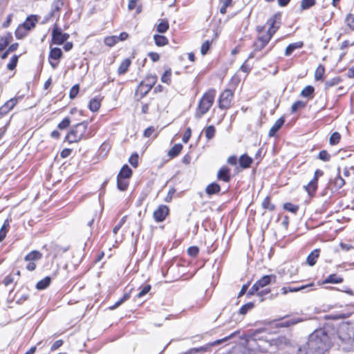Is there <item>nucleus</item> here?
Returning a JSON list of instances; mask_svg holds the SVG:
<instances>
[{"instance_id":"c756f323","label":"nucleus","mask_w":354,"mask_h":354,"mask_svg":"<svg viewBox=\"0 0 354 354\" xmlns=\"http://www.w3.org/2000/svg\"><path fill=\"white\" fill-rule=\"evenodd\" d=\"M130 64H131V61L129 59H124L118 67V74L119 75L124 74L127 71Z\"/></svg>"},{"instance_id":"412c9836","label":"nucleus","mask_w":354,"mask_h":354,"mask_svg":"<svg viewBox=\"0 0 354 354\" xmlns=\"http://www.w3.org/2000/svg\"><path fill=\"white\" fill-rule=\"evenodd\" d=\"M283 274L289 275L290 277L297 273V268L292 264L286 265L282 269Z\"/></svg>"},{"instance_id":"6e6d98bb","label":"nucleus","mask_w":354,"mask_h":354,"mask_svg":"<svg viewBox=\"0 0 354 354\" xmlns=\"http://www.w3.org/2000/svg\"><path fill=\"white\" fill-rule=\"evenodd\" d=\"M18 62V56L17 55H13L12 58L10 59L9 63L7 65V68L12 71L17 66Z\"/></svg>"},{"instance_id":"b1692460","label":"nucleus","mask_w":354,"mask_h":354,"mask_svg":"<svg viewBox=\"0 0 354 354\" xmlns=\"http://www.w3.org/2000/svg\"><path fill=\"white\" fill-rule=\"evenodd\" d=\"M205 190L208 195H212L218 193L221 191V187L218 184L212 183L207 186Z\"/></svg>"},{"instance_id":"bf43d9fd","label":"nucleus","mask_w":354,"mask_h":354,"mask_svg":"<svg viewBox=\"0 0 354 354\" xmlns=\"http://www.w3.org/2000/svg\"><path fill=\"white\" fill-rule=\"evenodd\" d=\"M70 123V119L68 118H65L61 122L58 124L57 127L61 130L66 129L69 127Z\"/></svg>"},{"instance_id":"20e7f679","label":"nucleus","mask_w":354,"mask_h":354,"mask_svg":"<svg viewBox=\"0 0 354 354\" xmlns=\"http://www.w3.org/2000/svg\"><path fill=\"white\" fill-rule=\"evenodd\" d=\"M214 100V95L212 92L205 93L201 99L197 110L195 113V117L201 118L211 108Z\"/></svg>"},{"instance_id":"4be33fe9","label":"nucleus","mask_w":354,"mask_h":354,"mask_svg":"<svg viewBox=\"0 0 354 354\" xmlns=\"http://www.w3.org/2000/svg\"><path fill=\"white\" fill-rule=\"evenodd\" d=\"M101 105V99L95 97L91 99L89 102L88 108L91 111H97L99 110Z\"/></svg>"},{"instance_id":"393cba45","label":"nucleus","mask_w":354,"mask_h":354,"mask_svg":"<svg viewBox=\"0 0 354 354\" xmlns=\"http://www.w3.org/2000/svg\"><path fill=\"white\" fill-rule=\"evenodd\" d=\"M252 162V159L246 154L241 156L239 165L243 168H248Z\"/></svg>"},{"instance_id":"774afa93","label":"nucleus","mask_w":354,"mask_h":354,"mask_svg":"<svg viewBox=\"0 0 354 354\" xmlns=\"http://www.w3.org/2000/svg\"><path fill=\"white\" fill-rule=\"evenodd\" d=\"M8 45V39L5 37L0 38V52L4 50V48Z\"/></svg>"},{"instance_id":"9d476101","label":"nucleus","mask_w":354,"mask_h":354,"mask_svg":"<svg viewBox=\"0 0 354 354\" xmlns=\"http://www.w3.org/2000/svg\"><path fill=\"white\" fill-rule=\"evenodd\" d=\"M157 81L156 75H149L145 80L140 84L139 89L142 91V88L144 87L146 88V91H145V94H147L153 86Z\"/></svg>"},{"instance_id":"3c124183","label":"nucleus","mask_w":354,"mask_h":354,"mask_svg":"<svg viewBox=\"0 0 354 354\" xmlns=\"http://www.w3.org/2000/svg\"><path fill=\"white\" fill-rule=\"evenodd\" d=\"M315 4V0H301V10H307L313 7Z\"/></svg>"},{"instance_id":"bb28decb","label":"nucleus","mask_w":354,"mask_h":354,"mask_svg":"<svg viewBox=\"0 0 354 354\" xmlns=\"http://www.w3.org/2000/svg\"><path fill=\"white\" fill-rule=\"evenodd\" d=\"M51 278L50 277H46L37 283L36 288L37 290H44L49 286Z\"/></svg>"},{"instance_id":"f257e3e1","label":"nucleus","mask_w":354,"mask_h":354,"mask_svg":"<svg viewBox=\"0 0 354 354\" xmlns=\"http://www.w3.org/2000/svg\"><path fill=\"white\" fill-rule=\"evenodd\" d=\"M330 337L325 328H319L311 333L304 346V354H324L331 346Z\"/></svg>"},{"instance_id":"2eb2a0df","label":"nucleus","mask_w":354,"mask_h":354,"mask_svg":"<svg viewBox=\"0 0 354 354\" xmlns=\"http://www.w3.org/2000/svg\"><path fill=\"white\" fill-rule=\"evenodd\" d=\"M217 178L220 180H223L224 182H229L230 180V170L227 167H222L219 169L217 174Z\"/></svg>"},{"instance_id":"2f4dec72","label":"nucleus","mask_w":354,"mask_h":354,"mask_svg":"<svg viewBox=\"0 0 354 354\" xmlns=\"http://www.w3.org/2000/svg\"><path fill=\"white\" fill-rule=\"evenodd\" d=\"M183 149V145L181 144H176L169 151L168 156L170 158H174L177 156Z\"/></svg>"},{"instance_id":"a211bd4d","label":"nucleus","mask_w":354,"mask_h":354,"mask_svg":"<svg viewBox=\"0 0 354 354\" xmlns=\"http://www.w3.org/2000/svg\"><path fill=\"white\" fill-rule=\"evenodd\" d=\"M303 45H304V43L302 41H297V42L292 43V44H289L286 48L285 55L286 56L290 55L293 53L294 50H295L296 49L301 48L303 46Z\"/></svg>"},{"instance_id":"a19ab883","label":"nucleus","mask_w":354,"mask_h":354,"mask_svg":"<svg viewBox=\"0 0 354 354\" xmlns=\"http://www.w3.org/2000/svg\"><path fill=\"white\" fill-rule=\"evenodd\" d=\"M9 227V221L8 219H6L1 228L0 229V242H1L6 237L8 230Z\"/></svg>"},{"instance_id":"a878e982","label":"nucleus","mask_w":354,"mask_h":354,"mask_svg":"<svg viewBox=\"0 0 354 354\" xmlns=\"http://www.w3.org/2000/svg\"><path fill=\"white\" fill-rule=\"evenodd\" d=\"M343 281V278L336 274H331L323 281V283H339Z\"/></svg>"},{"instance_id":"dca6fc26","label":"nucleus","mask_w":354,"mask_h":354,"mask_svg":"<svg viewBox=\"0 0 354 354\" xmlns=\"http://www.w3.org/2000/svg\"><path fill=\"white\" fill-rule=\"evenodd\" d=\"M284 122V117H281L280 118H279L270 128L268 133V136L270 137H273L276 134V133L281 128Z\"/></svg>"},{"instance_id":"de8ad7c7","label":"nucleus","mask_w":354,"mask_h":354,"mask_svg":"<svg viewBox=\"0 0 354 354\" xmlns=\"http://www.w3.org/2000/svg\"><path fill=\"white\" fill-rule=\"evenodd\" d=\"M341 135L338 132H334L330 137L329 143L330 145H335L339 143Z\"/></svg>"},{"instance_id":"39448f33","label":"nucleus","mask_w":354,"mask_h":354,"mask_svg":"<svg viewBox=\"0 0 354 354\" xmlns=\"http://www.w3.org/2000/svg\"><path fill=\"white\" fill-rule=\"evenodd\" d=\"M338 337L344 342L354 341V324H343L338 331Z\"/></svg>"},{"instance_id":"f03ea898","label":"nucleus","mask_w":354,"mask_h":354,"mask_svg":"<svg viewBox=\"0 0 354 354\" xmlns=\"http://www.w3.org/2000/svg\"><path fill=\"white\" fill-rule=\"evenodd\" d=\"M280 19L281 15L279 14H275L268 20L267 24L269 25L268 30L266 35L259 37L257 40L254 43V51H260L267 45L272 35L278 29V26H276L275 24L277 21L280 20Z\"/></svg>"},{"instance_id":"338daca9","label":"nucleus","mask_w":354,"mask_h":354,"mask_svg":"<svg viewBox=\"0 0 354 354\" xmlns=\"http://www.w3.org/2000/svg\"><path fill=\"white\" fill-rule=\"evenodd\" d=\"M191 135H192V130H191V129L189 127H188L186 129V131L184 133V135L183 136V139H182L183 142H185V143H187L189 141V138L191 137Z\"/></svg>"},{"instance_id":"423d86ee","label":"nucleus","mask_w":354,"mask_h":354,"mask_svg":"<svg viewBox=\"0 0 354 354\" xmlns=\"http://www.w3.org/2000/svg\"><path fill=\"white\" fill-rule=\"evenodd\" d=\"M69 38L68 33H63L61 28L55 23L52 30L53 42L57 45L64 44Z\"/></svg>"},{"instance_id":"ddd939ff","label":"nucleus","mask_w":354,"mask_h":354,"mask_svg":"<svg viewBox=\"0 0 354 354\" xmlns=\"http://www.w3.org/2000/svg\"><path fill=\"white\" fill-rule=\"evenodd\" d=\"M64 6V0H54L52 6L51 10L49 12L50 17H57L59 16V10Z\"/></svg>"},{"instance_id":"5fc2aeb1","label":"nucleus","mask_w":354,"mask_h":354,"mask_svg":"<svg viewBox=\"0 0 354 354\" xmlns=\"http://www.w3.org/2000/svg\"><path fill=\"white\" fill-rule=\"evenodd\" d=\"M253 307L254 304L252 302H249L246 304H244L239 309V313L241 315H245L248 313V310L252 309Z\"/></svg>"},{"instance_id":"f3484780","label":"nucleus","mask_w":354,"mask_h":354,"mask_svg":"<svg viewBox=\"0 0 354 354\" xmlns=\"http://www.w3.org/2000/svg\"><path fill=\"white\" fill-rule=\"evenodd\" d=\"M314 286V283H309V284H307V285H305V286H298V287H283L281 288V292H282V294L283 295H286L288 292H298V291H301V290H306V289H308L310 288V287H312Z\"/></svg>"},{"instance_id":"680f3d73","label":"nucleus","mask_w":354,"mask_h":354,"mask_svg":"<svg viewBox=\"0 0 354 354\" xmlns=\"http://www.w3.org/2000/svg\"><path fill=\"white\" fill-rule=\"evenodd\" d=\"M211 42L209 40L205 41L202 44L201 48V53L202 55H205L207 54V51L210 48Z\"/></svg>"},{"instance_id":"6ab92c4d","label":"nucleus","mask_w":354,"mask_h":354,"mask_svg":"<svg viewBox=\"0 0 354 354\" xmlns=\"http://www.w3.org/2000/svg\"><path fill=\"white\" fill-rule=\"evenodd\" d=\"M319 250L316 249L312 251L307 257V263L309 266H314L316 262L317 259L319 257Z\"/></svg>"},{"instance_id":"c9c22d12","label":"nucleus","mask_w":354,"mask_h":354,"mask_svg":"<svg viewBox=\"0 0 354 354\" xmlns=\"http://www.w3.org/2000/svg\"><path fill=\"white\" fill-rule=\"evenodd\" d=\"M169 29V23L167 20L162 19L157 26V31L160 33H165Z\"/></svg>"},{"instance_id":"f8f14e48","label":"nucleus","mask_w":354,"mask_h":354,"mask_svg":"<svg viewBox=\"0 0 354 354\" xmlns=\"http://www.w3.org/2000/svg\"><path fill=\"white\" fill-rule=\"evenodd\" d=\"M17 103V99L14 97L8 100L3 106L0 107V115L3 116L6 115L11 111Z\"/></svg>"},{"instance_id":"0eeeda50","label":"nucleus","mask_w":354,"mask_h":354,"mask_svg":"<svg viewBox=\"0 0 354 354\" xmlns=\"http://www.w3.org/2000/svg\"><path fill=\"white\" fill-rule=\"evenodd\" d=\"M233 93L230 89H225L220 95L218 106L221 109H227L230 106Z\"/></svg>"},{"instance_id":"7c9ffc66","label":"nucleus","mask_w":354,"mask_h":354,"mask_svg":"<svg viewBox=\"0 0 354 354\" xmlns=\"http://www.w3.org/2000/svg\"><path fill=\"white\" fill-rule=\"evenodd\" d=\"M337 176L333 180V185L336 189H341L345 185V180L340 176V169H337Z\"/></svg>"},{"instance_id":"72a5a7b5","label":"nucleus","mask_w":354,"mask_h":354,"mask_svg":"<svg viewBox=\"0 0 354 354\" xmlns=\"http://www.w3.org/2000/svg\"><path fill=\"white\" fill-rule=\"evenodd\" d=\"M325 73V68L323 65L319 64L315 72V79L316 80H323Z\"/></svg>"},{"instance_id":"ea45409f","label":"nucleus","mask_w":354,"mask_h":354,"mask_svg":"<svg viewBox=\"0 0 354 354\" xmlns=\"http://www.w3.org/2000/svg\"><path fill=\"white\" fill-rule=\"evenodd\" d=\"M118 36H115V35L106 37L104 39V42L105 45H106L109 47L113 46L114 45H115L118 43Z\"/></svg>"},{"instance_id":"e2e57ef3","label":"nucleus","mask_w":354,"mask_h":354,"mask_svg":"<svg viewBox=\"0 0 354 354\" xmlns=\"http://www.w3.org/2000/svg\"><path fill=\"white\" fill-rule=\"evenodd\" d=\"M346 23L348 27L354 30V15L348 14L346 18Z\"/></svg>"},{"instance_id":"79ce46f5","label":"nucleus","mask_w":354,"mask_h":354,"mask_svg":"<svg viewBox=\"0 0 354 354\" xmlns=\"http://www.w3.org/2000/svg\"><path fill=\"white\" fill-rule=\"evenodd\" d=\"M130 292H131V290L129 292L124 293V295L122 296V297L120 300L116 301L113 306L110 307V309L114 310V309L117 308L118 307H119L124 301L128 300L130 298Z\"/></svg>"},{"instance_id":"9b49d317","label":"nucleus","mask_w":354,"mask_h":354,"mask_svg":"<svg viewBox=\"0 0 354 354\" xmlns=\"http://www.w3.org/2000/svg\"><path fill=\"white\" fill-rule=\"evenodd\" d=\"M168 213V207L166 205H161L153 212V218L157 222H161L165 219Z\"/></svg>"},{"instance_id":"f704fd0d","label":"nucleus","mask_w":354,"mask_h":354,"mask_svg":"<svg viewBox=\"0 0 354 354\" xmlns=\"http://www.w3.org/2000/svg\"><path fill=\"white\" fill-rule=\"evenodd\" d=\"M342 81V79L340 77H335L332 79L328 80L325 82V88L328 89L330 87H333L334 86L337 85L340 82Z\"/></svg>"},{"instance_id":"6e6552de","label":"nucleus","mask_w":354,"mask_h":354,"mask_svg":"<svg viewBox=\"0 0 354 354\" xmlns=\"http://www.w3.org/2000/svg\"><path fill=\"white\" fill-rule=\"evenodd\" d=\"M62 56V51L59 48H53L50 50L48 56V62L53 69L56 68L58 66V60Z\"/></svg>"},{"instance_id":"69168bd1","label":"nucleus","mask_w":354,"mask_h":354,"mask_svg":"<svg viewBox=\"0 0 354 354\" xmlns=\"http://www.w3.org/2000/svg\"><path fill=\"white\" fill-rule=\"evenodd\" d=\"M199 252V249L196 246H192L187 249V253L191 257H196Z\"/></svg>"},{"instance_id":"aec40b11","label":"nucleus","mask_w":354,"mask_h":354,"mask_svg":"<svg viewBox=\"0 0 354 354\" xmlns=\"http://www.w3.org/2000/svg\"><path fill=\"white\" fill-rule=\"evenodd\" d=\"M132 174V171L131 168L127 165H124L120 169L118 178H129Z\"/></svg>"},{"instance_id":"cd10ccee","label":"nucleus","mask_w":354,"mask_h":354,"mask_svg":"<svg viewBox=\"0 0 354 354\" xmlns=\"http://www.w3.org/2000/svg\"><path fill=\"white\" fill-rule=\"evenodd\" d=\"M37 22V18L34 15H31L26 19V21L22 24L28 30H30L31 28L35 27V24Z\"/></svg>"},{"instance_id":"13d9d810","label":"nucleus","mask_w":354,"mask_h":354,"mask_svg":"<svg viewBox=\"0 0 354 354\" xmlns=\"http://www.w3.org/2000/svg\"><path fill=\"white\" fill-rule=\"evenodd\" d=\"M127 216H124L121 219L120 221H119V223L114 227L113 230V232L116 234L118 233V232L119 231V230L122 227V226L125 223L126 221H127Z\"/></svg>"},{"instance_id":"1a4fd4ad","label":"nucleus","mask_w":354,"mask_h":354,"mask_svg":"<svg viewBox=\"0 0 354 354\" xmlns=\"http://www.w3.org/2000/svg\"><path fill=\"white\" fill-rule=\"evenodd\" d=\"M243 352H248V354H259L261 351L260 346L257 344L255 339L252 338L248 340L246 346L242 348Z\"/></svg>"},{"instance_id":"09e8293b","label":"nucleus","mask_w":354,"mask_h":354,"mask_svg":"<svg viewBox=\"0 0 354 354\" xmlns=\"http://www.w3.org/2000/svg\"><path fill=\"white\" fill-rule=\"evenodd\" d=\"M283 209L293 214H296L299 209V207L292 203H286L283 205Z\"/></svg>"},{"instance_id":"7ed1b4c3","label":"nucleus","mask_w":354,"mask_h":354,"mask_svg":"<svg viewBox=\"0 0 354 354\" xmlns=\"http://www.w3.org/2000/svg\"><path fill=\"white\" fill-rule=\"evenodd\" d=\"M88 122L84 121L77 124L71 129L66 136V140L69 143L77 142L82 139L89 137L87 133Z\"/></svg>"},{"instance_id":"4d7b16f0","label":"nucleus","mask_w":354,"mask_h":354,"mask_svg":"<svg viewBox=\"0 0 354 354\" xmlns=\"http://www.w3.org/2000/svg\"><path fill=\"white\" fill-rule=\"evenodd\" d=\"M151 288V286L149 284L144 286L142 288L141 290L138 293V295L136 296L137 298H142V297H144L146 294H147L150 291Z\"/></svg>"},{"instance_id":"0e129e2a","label":"nucleus","mask_w":354,"mask_h":354,"mask_svg":"<svg viewBox=\"0 0 354 354\" xmlns=\"http://www.w3.org/2000/svg\"><path fill=\"white\" fill-rule=\"evenodd\" d=\"M129 162L133 167H136L138 166V154L137 153L132 154L129 159Z\"/></svg>"},{"instance_id":"a18cd8bd","label":"nucleus","mask_w":354,"mask_h":354,"mask_svg":"<svg viewBox=\"0 0 354 354\" xmlns=\"http://www.w3.org/2000/svg\"><path fill=\"white\" fill-rule=\"evenodd\" d=\"M171 68H168L165 71L161 77V81L163 83H165L168 85L171 84Z\"/></svg>"},{"instance_id":"c85d7f7f","label":"nucleus","mask_w":354,"mask_h":354,"mask_svg":"<svg viewBox=\"0 0 354 354\" xmlns=\"http://www.w3.org/2000/svg\"><path fill=\"white\" fill-rule=\"evenodd\" d=\"M305 189L310 195H313L315 193L317 188V182L315 179H312L307 185L304 186Z\"/></svg>"},{"instance_id":"58836bf2","label":"nucleus","mask_w":354,"mask_h":354,"mask_svg":"<svg viewBox=\"0 0 354 354\" xmlns=\"http://www.w3.org/2000/svg\"><path fill=\"white\" fill-rule=\"evenodd\" d=\"M28 31V30L21 24L17 28L15 36L17 39H22L27 35Z\"/></svg>"},{"instance_id":"49530a36","label":"nucleus","mask_w":354,"mask_h":354,"mask_svg":"<svg viewBox=\"0 0 354 354\" xmlns=\"http://www.w3.org/2000/svg\"><path fill=\"white\" fill-rule=\"evenodd\" d=\"M262 207L264 209H268L270 211H273L275 208L274 205L271 203L270 198L269 196H267L264 198L262 202Z\"/></svg>"},{"instance_id":"473e14b6","label":"nucleus","mask_w":354,"mask_h":354,"mask_svg":"<svg viewBox=\"0 0 354 354\" xmlns=\"http://www.w3.org/2000/svg\"><path fill=\"white\" fill-rule=\"evenodd\" d=\"M155 44L158 46H164L168 43V39L166 37L160 35H155L153 36Z\"/></svg>"},{"instance_id":"052dcab7","label":"nucleus","mask_w":354,"mask_h":354,"mask_svg":"<svg viewBox=\"0 0 354 354\" xmlns=\"http://www.w3.org/2000/svg\"><path fill=\"white\" fill-rule=\"evenodd\" d=\"M80 87L78 84L74 85L70 90L69 97L71 99H74L78 94Z\"/></svg>"},{"instance_id":"4c0bfd02","label":"nucleus","mask_w":354,"mask_h":354,"mask_svg":"<svg viewBox=\"0 0 354 354\" xmlns=\"http://www.w3.org/2000/svg\"><path fill=\"white\" fill-rule=\"evenodd\" d=\"M216 129L213 125H209L205 129L206 138L209 140L214 137Z\"/></svg>"},{"instance_id":"603ef678","label":"nucleus","mask_w":354,"mask_h":354,"mask_svg":"<svg viewBox=\"0 0 354 354\" xmlns=\"http://www.w3.org/2000/svg\"><path fill=\"white\" fill-rule=\"evenodd\" d=\"M3 283L5 286H9L11 284H15V277L14 274L7 275L3 280Z\"/></svg>"},{"instance_id":"37998d69","label":"nucleus","mask_w":354,"mask_h":354,"mask_svg":"<svg viewBox=\"0 0 354 354\" xmlns=\"http://www.w3.org/2000/svg\"><path fill=\"white\" fill-rule=\"evenodd\" d=\"M315 91L312 86H306L301 92V95L305 97H310Z\"/></svg>"},{"instance_id":"5701e85b","label":"nucleus","mask_w":354,"mask_h":354,"mask_svg":"<svg viewBox=\"0 0 354 354\" xmlns=\"http://www.w3.org/2000/svg\"><path fill=\"white\" fill-rule=\"evenodd\" d=\"M41 254L37 250H33L29 252L24 258L26 261H37L41 258Z\"/></svg>"},{"instance_id":"8fccbe9b","label":"nucleus","mask_w":354,"mask_h":354,"mask_svg":"<svg viewBox=\"0 0 354 354\" xmlns=\"http://www.w3.org/2000/svg\"><path fill=\"white\" fill-rule=\"evenodd\" d=\"M16 297H17L16 303L18 304H22L25 301H26L28 299L29 295L28 292L21 293V294L17 293Z\"/></svg>"},{"instance_id":"c03bdc74","label":"nucleus","mask_w":354,"mask_h":354,"mask_svg":"<svg viewBox=\"0 0 354 354\" xmlns=\"http://www.w3.org/2000/svg\"><path fill=\"white\" fill-rule=\"evenodd\" d=\"M306 106V102H304V101H301V100H298L297 102H295L292 105V107H291V111L292 113H295L297 112L298 110H300L301 109H304L305 106Z\"/></svg>"},{"instance_id":"e433bc0d","label":"nucleus","mask_w":354,"mask_h":354,"mask_svg":"<svg viewBox=\"0 0 354 354\" xmlns=\"http://www.w3.org/2000/svg\"><path fill=\"white\" fill-rule=\"evenodd\" d=\"M129 185V182L126 178H118L117 177V187L120 191H124L127 189Z\"/></svg>"},{"instance_id":"864d4df0","label":"nucleus","mask_w":354,"mask_h":354,"mask_svg":"<svg viewBox=\"0 0 354 354\" xmlns=\"http://www.w3.org/2000/svg\"><path fill=\"white\" fill-rule=\"evenodd\" d=\"M331 156L326 150H322L318 155V158L324 162H328Z\"/></svg>"},{"instance_id":"4468645a","label":"nucleus","mask_w":354,"mask_h":354,"mask_svg":"<svg viewBox=\"0 0 354 354\" xmlns=\"http://www.w3.org/2000/svg\"><path fill=\"white\" fill-rule=\"evenodd\" d=\"M276 276L273 274L270 275H264L259 280H258L256 283L259 286V288H263L265 286L271 283L272 281H275Z\"/></svg>"}]
</instances>
